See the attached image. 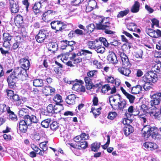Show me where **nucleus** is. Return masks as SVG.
Wrapping results in <instances>:
<instances>
[{
    "instance_id": "a878e982",
    "label": "nucleus",
    "mask_w": 161,
    "mask_h": 161,
    "mask_svg": "<svg viewBox=\"0 0 161 161\" xmlns=\"http://www.w3.org/2000/svg\"><path fill=\"white\" fill-rule=\"evenodd\" d=\"M76 97L74 94H71L67 97L65 99L66 103L69 105L75 104Z\"/></svg>"
},
{
    "instance_id": "412c9836",
    "label": "nucleus",
    "mask_w": 161,
    "mask_h": 161,
    "mask_svg": "<svg viewBox=\"0 0 161 161\" xmlns=\"http://www.w3.org/2000/svg\"><path fill=\"white\" fill-rule=\"evenodd\" d=\"M120 89L123 93L129 99L130 103H133L136 98L135 97L127 92L123 87H120Z\"/></svg>"
},
{
    "instance_id": "3c124183",
    "label": "nucleus",
    "mask_w": 161,
    "mask_h": 161,
    "mask_svg": "<svg viewBox=\"0 0 161 161\" xmlns=\"http://www.w3.org/2000/svg\"><path fill=\"white\" fill-rule=\"evenodd\" d=\"M50 127L51 130L55 131L58 129L59 124L57 121H54L50 124Z\"/></svg>"
},
{
    "instance_id": "2eb2a0df",
    "label": "nucleus",
    "mask_w": 161,
    "mask_h": 161,
    "mask_svg": "<svg viewBox=\"0 0 161 161\" xmlns=\"http://www.w3.org/2000/svg\"><path fill=\"white\" fill-rule=\"evenodd\" d=\"M126 102L125 100L120 101L118 103V105L114 104L112 105L110 104L112 108L115 110H117L123 111L124 108L126 107Z\"/></svg>"
},
{
    "instance_id": "c756f323",
    "label": "nucleus",
    "mask_w": 161,
    "mask_h": 161,
    "mask_svg": "<svg viewBox=\"0 0 161 161\" xmlns=\"http://www.w3.org/2000/svg\"><path fill=\"white\" fill-rule=\"evenodd\" d=\"M82 60V58L76 56L75 53H73L70 57V60L72 61L74 64L80 63Z\"/></svg>"
},
{
    "instance_id": "09e8293b",
    "label": "nucleus",
    "mask_w": 161,
    "mask_h": 161,
    "mask_svg": "<svg viewBox=\"0 0 161 161\" xmlns=\"http://www.w3.org/2000/svg\"><path fill=\"white\" fill-rule=\"evenodd\" d=\"M129 12V10L128 9H126L123 11L119 12L117 15L118 18H123L126 16Z\"/></svg>"
},
{
    "instance_id": "2f4dec72",
    "label": "nucleus",
    "mask_w": 161,
    "mask_h": 161,
    "mask_svg": "<svg viewBox=\"0 0 161 161\" xmlns=\"http://www.w3.org/2000/svg\"><path fill=\"white\" fill-rule=\"evenodd\" d=\"M75 82L73 84V86L72 87V89L73 90L77 91V90H76V89H78L80 86L81 84H84V82L82 80H80L78 81L77 79H76Z\"/></svg>"
},
{
    "instance_id": "a18cd8bd",
    "label": "nucleus",
    "mask_w": 161,
    "mask_h": 161,
    "mask_svg": "<svg viewBox=\"0 0 161 161\" xmlns=\"http://www.w3.org/2000/svg\"><path fill=\"white\" fill-rule=\"evenodd\" d=\"M53 100L56 103V104H59L63 102L62 97L59 94H56L53 97Z\"/></svg>"
},
{
    "instance_id": "473e14b6",
    "label": "nucleus",
    "mask_w": 161,
    "mask_h": 161,
    "mask_svg": "<svg viewBox=\"0 0 161 161\" xmlns=\"http://www.w3.org/2000/svg\"><path fill=\"white\" fill-rule=\"evenodd\" d=\"M126 27L130 31L136 32L137 28V25L134 23H129L126 25Z\"/></svg>"
},
{
    "instance_id": "69168bd1",
    "label": "nucleus",
    "mask_w": 161,
    "mask_h": 161,
    "mask_svg": "<svg viewBox=\"0 0 161 161\" xmlns=\"http://www.w3.org/2000/svg\"><path fill=\"white\" fill-rule=\"evenodd\" d=\"M87 28V33H91L94 30V27L93 25L92 24H89L86 26Z\"/></svg>"
},
{
    "instance_id": "680f3d73",
    "label": "nucleus",
    "mask_w": 161,
    "mask_h": 161,
    "mask_svg": "<svg viewBox=\"0 0 161 161\" xmlns=\"http://www.w3.org/2000/svg\"><path fill=\"white\" fill-rule=\"evenodd\" d=\"M47 112L49 113H54V106L52 104H49L47 107Z\"/></svg>"
},
{
    "instance_id": "13d9d810",
    "label": "nucleus",
    "mask_w": 161,
    "mask_h": 161,
    "mask_svg": "<svg viewBox=\"0 0 161 161\" xmlns=\"http://www.w3.org/2000/svg\"><path fill=\"white\" fill-rule=\"evenodd\" d=\"M96 51L97 53H103L105 50V48L104 47L102 46L101 44H99L98 46V47L96 49Z\"/></svg>"
},
{
    "instance_id": "f8f14e48",
    "label": "nucleus",
    "mask_w": 161,
    "mask_h": 161,
    "mask_svg": "<svg viewBox=\"0 0 161 161\" xmlns=\"http://www.w3.org/2000/svg\"><path fill=\"white\" fill-rule=\"evenodd\" d=\"M150 116H154L155 119H158L161 116V106L160 107H154L148 113Z\"/></svg>"
},
{
    "instance_id": "de8ad7c7",
    "label": "nucleus",
    "mask_w": 161,
    "mask_h": 161,
    "mask_svg": "<svg viewBox=\"0 0 161 161\" xmlns=\"http://www.w3.org/2000/svg\"><path fill=\"white\" fill-rule=\"evenodd\" d=\"M9 108H10V107L8 106H7L6 105L4 104H0V113L1 114H3L6 111L7 113L8 112V110Z\"/></svg>"
},
{
    "instance_id": "b1692460",
    "label": "nucleus",
    "mask_w": 161,
    "mask_h": 161,
    "mask_svg": "<svg viewBox=\"0 0 161 161\" xmlns=\"http://www.w3.org/2000/svg\"><path fill=\"white\" fill-rule=\"evenodd\" d=\"M48 50L49 51L55 53L58 48V45L56 42H52L48 44Z\"/></svg>"
},
{
    "instance_id": "f257e3e1",
    "label": "nucleus",
    "mask_w": 161,
    "mask_h": 161,
    "mask_svg": "<svg viewBox=\"0 0 161 161\" xmlns=\"http://www.w3.org/2000/svg\"><path fill=\"white\" fill-rule=\"evenodd\" d=\"M26 74L25 70L17 67L15 68L13 71L8 76L7 81L8 87L11 89H15L16 88V81L18 80L22 81L27 79Z\"/></svg>"
},
{
    "instance_id": "0eeeda50",
    "label": "nucleus",
    "mask_w": 161,
    "mask_h": 161,
    "mask_svg": "<svg viewBox=\"0 0 161 161\" xmlns=\"http://www.w3.org/2000/svg\"><path fill=\"white\" fill-rule=\"evenodd\" d=\"M61 49L62 50H66L67 51L71 52L75 47L76 42L73 41H68L64 40L61 41Z\"/></svg>"
},
{
    "instance_id": "4468645a",
    "label": "nucleus",
    "mask_w": 161,
    "mask_h": 161,
    "mask_svg": "<svg viewBox=\"0 0 161 161\" xmlns=\"http://www.w3.org/2000/svg\"><path fill=\"white\" fill-rule=\"evenodd\" d=\"M46 31L44 29H41L35 36L36 41L38 43H42L46 38Z\"/></svg>"
},
{
    "instance_id": "423d86ee",
    "label": "nucleus",
    "mask_w": 161,
    "mask_h": 161,
    "mask_svg": "<svg viewBox=\"0 0 161 161\" xmlns=\"http://www.w3.org/2000/svg\"><path fill=\"white\" fill-rule=\"evenodd\" d=\"M6 92L8 98L17 106H19L22 104L21 98L17 93L12 90L6 89Z\"/></svg>"
},
{
    "instance_id": "dca6fc26",
    "label": "nucleus",
    "mask_w": 161,
    "mask_h": 161,
    "mask_svg": "<svg viewBox=\"0 0 161 161\" xmlns=\"http://www.w3.org/2000/svg\"><path fill=\"white\" fill-rule=\"evenodd\" d=\"M55 89L54 88L49 86H45L42 89V92L46 96H53L55 92Z\"/></svg>"
},
{
    "instance_id": "774afa93",
    "label": "nucleus",
    "mask_w": 161,
    "mask_h": 161,
    "mask_svg": "<svg viewBox=\"0 0 161 161\" xmlns=\"http://www.w3.org/2000/svg\"><path fill=\"white\" fill-rule=\"evenodd\" d=\"M157 99L161 101V92H156L152 96Z\"/></svg>"
},
{
    "instance_id": "cd10ccee",
    "label": "nucleus",
    "mask_w": 161,
    "mask_h": 161,
    "mask_svg": "<svg viewBox=\"0 0 161 161\" xmlns=\"http://www.w3.org/2000/svg\"><path fill=\"white\" fill-rule=\"evenodd\" d=\"M84 34L83 31L77 29L75 31H71L68 34L69 37L73 38L76 35H82Z\"/></svg>"
},
{
    "instance_id": "79ce46f5",
    "label": "nucleus",
    "mask_w": 161,
    "mask_h": 161,
    "mask_svg": "<svg viewBox=\"0 0 161 161\" xmlns=\"http://www.w3.org/2000/svg\"><path fill=\"white\" fill-rule=\"evenodd\" d=\"M140 3L138 1H136L131 9V12L133 13L138 12L139 10Z\"/></svg>"
},
{
    "instance_id": "603ef678",
    "label": "nucleus",
    "mask_w": 161,
    "mask_h": 161,
    "mask_svg": "<svg viewBox=\"0 0 161 161\" xmlns=\"http://www.w3.org/2000/svg\"><path fill=\"white\" fill-rule=\"evenodd\" d=\"M88 143L86 141H80L79 144L78 145V147H80L78 149H85L88 147Z\"/></svg>"
},
{
    "instance_id": "ea45409f",
    "label": "nucleus",
    "mask_w": 161,
    "mask_h": 161,
    "mask_svg": "<svg viewBox=\"0 0 161 161\" xmlns=\"http://www.w3.org/2000/svg\"><path fill=\"white\" fill-rule=\"evenodd\" d=\"M33 85L36 87H42L44 85L43 80L40 79H34L33 81Z\"/></svg>"
},
{
    "instance_id": "f704fd0d",
    "label": "nucleus",
    "mask_w": 161,
    "mask_h": 161,
    "mask_svg": "<svg viewBox=\"0 0 161 161\" xmlns=\"http://www.w3.org/2000/svg\"><path fill=\"white\" fill-rule=\"evenodd\" d=\"M14 22L16 24L19 25H21L23 23V19L22 16L20 14H18L14 18Z\"/></svg>"
},
{
    "instance_id": "4c0bfd02",
    "label": "nucleus",
    "mask_w": 161,
    "mask_h": 161,
    "mask_svg": "<svg viewBox=\"0 0 161 161\" xmlns=\"http://www.w3.org/2000/svg\"><path fill=\"white\" fill-rule=\"evenodd\" d=\"M145 31L148 35L151 37L156 38V30L148 28L146 29Z\"/></svg>"
},
{
    "instance_id": "5fc2aeb1",
    "label": "nucleus",
    "mask_w": 161,
    "mask_h": 161,
    "mask_svg": "<svg viewBox=\"0 0 161 161\" xmlns=\"http://www.w3.org/2000/svg\"><path fill=\"white\" fill-rule=\"evenodd\" d=\"M101 42V45H102V43L104 46L106 47H108L109 46V43H108L106 39L103 37H100L98 40Z\"/></svg>"
},
{
    "instance_id": "aec40b11",
    "label": "nucleus",
    "mask_w": 161,
    "mask_h": 161,
    "mask_svg": "<svg viewBox=\"0 0 161 161\" xmlns=\"http://www.w3.org/2000/svg\"><path fill=\"white\" fill-rule=\"evenodd\" d=\"M48 142H41L39 144V146L41 148V150L39 152V155L40 156H43L45 152L47 150V144Z\"/></svg>"
},
{
    "instance_id": "6ab92c4d",
    "label": "nucleus",
    "mask_w": 161,
    "mask_h": 161,
    "mask_svg": "<svg viewBox=\"0 0 161 161\" xmlns=\"http://www.w3.org/2000/svg\"><path fill=\"white\" fill-rule=\"evenodd\" d=\"M100 44L101 42L98 39H96L93 41H90L87 42L88 47L91 49H96Z\"/></svg>"
},
{
    "instance_id": "e433bc0d",
    "label": "nucleus",
    "mask_w": 161,
    "mask_h": 161,
    "mask_svg": "<svg viewBox=\"0 0 161 161\" xmlns=\"http://www.w3.org/2000/svg\"><path fill=\"white\" fill-rule=\"evenodd\" d=\"M142 86L140 85H137L133 86L131 88V93L133 94H137L139 93L142 90Z\"/></svg>"
},
{
    "instance_id": "72a5a7b5",
    "label": "nucleus",
    "mask_w": 161,
    "mask_h": 161,
    "mask_svg": "<svg viewBox=\"0 0 161 161\" xmlns=\"http://www.w3.org/2000/svg\"><path fill=\"white\" fill-rule=\"evenodd\" d=\"M84 80L86 84V86L87 90H90L92 89V82L90 77H85L84 78Z\"/></svg>"
},
{
    "instance_id": "37998d69",
    "label": "nucleus",
    "mask_w": 161,
    "mask_h": 161,
    "mask_svg": "<svg viewBox=\"0 0 161 161\" xmlns=\"http://www.w3.org/2000/svg\"><path fill=\"white\" fill-rule=\"evenodd\" d=\"M56 104L54 106V113L57 114L60 113L63 110L64 107L63 104L60 103Z\"/></svg>"
},
{
    "instance_id": "f3484780",
    "label": "nucleus",
    "mask_w": 161,
    "mask_h": 161,
    "mask_svg": "<svg viewBox=\"0 0 161 161\" xmlns=\"http://www.w3.org/2000/svg\"><path fill=\"white\" fill-rule=\"evenodd\" d=\"M122 65L127 67L130 68L131 65V64L130 62L128 56L124 53H122L120 54Z\"/></svg>"
},
{
    "instance_id": "393cba45",
    "label": "nucleus",
    "mask_w": 161,
    "mask_h": 161,
    "mask_svg": "<svg viewBox=\"0 0 161 161\" xmlns=\"http://www.w3.org/2000/svg\"><path fill=\"white\" fill-rule=\"evenodd\" d=\"M9 9L12 13H18L19 10V7L18 3H14L12 2L9 5Z\"/></svg>"
},
{
    "instance_id": "9d476101",
    "label": "nucleus",
    "mask_w": 161,
    "mask_h": 161,
    "mask_svg": "<svg viewBox=\"0 0 161 161\" xmlns=\"http://www.w3.org/2000/svg\"><path fill=\"white\" fill-rule=\"evenodd\" d=\"M101 92L104 94L110 95L115 93L117 89L115 86L111 87L109 84H106L102 86L101 89Z\"/></svg>"
},
{
    "instance_id": "e2e57ef3",
    "label": "nucleus",
    "mask_w": 161,
    "mask_h": 161,
    "mask_svg": "<svg viewBox=\"0 0 161 161\" xmlns=\"http://www.w3.org/2000/svg\"><path fill=\"white\" fill-rule=\"evenodd\" d=\"M87 3V5H90L91 7H92L95 8L97 6V3L94 0H88Z\"/></svg>"
},
{
    "instance_id": "c85d7f7f",
    "label": "nucleus",
    "mask_w": 161,
    "mask_h": 161,
    "mask_svg": "<svg viewBox=\"0 0 161 161\" xmlns=\"http://www.w3.org/2000/svg\"><path fill=\"white\" fill-rule=\"evenodd\" d=\"M144 147L147 149L149 148L150 150H155L158 148V145L154 143L147 142L143 144Z\"/></svg>"
},
{
    "instance_id": "20e7f679",
    "label": "nucleus",
    "mask_w": 161,
    "mask_h": 161,
    "mask_svg": "<svg viewBox=\"0 0 161 161\" xmlns=\"http://www.w3.org/2000/svg\"><path fill=\"white\" fill-rule=\"evenodd\" d=\"M152 127L149 125H146L144 126L142 130V136L144 138L147 139L150 136L154 139H155L158 136H160V134L155 132L153 130Z\"/></svg>"
},
{
    "instance_id": "39448f33",
    "label": "nucleus",
    "mask_w": 161,
    "mask_h": 161,
    "mask_svg": "<svg viewBox=\"0 0 161 161\" xmlns=\"http://www.w3.org/2000/svg\"><path fill=\"white\" fill-rule=\"evenodd\" d=\"M38 119H23L19 122V130L22 133H25L27 131L28 126H30L32 123H37Z\"/></svg>"
},
{
    "instance_id": "7ed1b4c3",
    "label": "nucleus",
    "mask_w": 161,
    "mask_h": 161,
    "mask_svg": "<svg viewBox=\"0 0 161 161\" xmlns=\"http://www.w3.org/2000/svg\"><path fill=\"white\" fill-rule=\"evenodd\" d=\"M158 80V75L152 71H150L145 74L142 77V81L144 82L142 86L146 91L150 89L152 87L150 85L152 82H156Z\"/></svg>"
},
{
    "instance_id": "f03ea898",
    "label": "nucleus",
    "mask_w": 161,
    "mask_h": 161,
    "mask_svg": "<svg viewBox=\"0 0 161 161\" xmlns=\"http://www.w3.org/2000/svg\"><path fill=\"white\" fill-rule=\"evenodd\" d=\"M97 23H95V28L97 30H104V33L107 34L112 35L115 31L109 30L111 28L110 18L103 16H98Z\"/></svg>"
},
{
    "instance_id": "0e129e2a",
    "label": "nucleus",
    "mask_w": 161,
    "mask_h": 161,
    "mask_svg": "<svg viewBox=\"0 0 161 161\" xmlns=\"http://www.w3.org/2000/svg\"><path fill=\"white\" fill-rule=\"evenodd\" d=\"M97 72V71L96 70H93L89 71L87 72V75L88 77L91 78L94 76L95 75H96Z\"/></svg>"
},
{
    "instance_id": "6e6d98bb",
    "label": "nucleus",
    "mask_w": 161,
    "mask_h": 161,
    "mask_svg": "<svg viewBox=\"0 0 161 161\" xmlns=\"http://www.w3.org/2000/svg\"><path fill=\"white\" fill-rule=\"evenodd\" d=\"M13 36L9 33H4L3 34V39L5 41H11Z\"/></svg>"
},
{
    "instance_id": "338daca9",
    "label": "nucleus",
    "mask_w": 161,
    "mask_h": 161,
    "mask_svg": "<svg viewBox=\"0 0 161 161\" xmlns=\"http://www.w3.org/2000/svg\"><path fill=\"white\" fill-rule=\"evenodd\" d=\"M93 64L96 66L97 69H100L102 68L101 64L98 62L97 60H94L93 62Z\"/></svg>"
},
{
    "instance_id": "8fccbe9b",
    "label": "nucleus",
    "mask_w": 161,
    "mask_h": 161,
    "mask_svg": "<svg viewBox=\"0 0 161 161\" xmlns=\"http://www.w3.org/2000/svg\"><path fill=\"white\" fill-rule=\"evenodd\" d=\"M51 121V119H47L43 120L41 123L42 126L45 128H47Z\"/></svg>"
},
{
    "instance_id": "58836bf2",
    "label": "nucleus",
    "mask_w": 161,
    "mask_h": 161,
    "mask_svg": "<svg viewBox=\"0 0 161 161\" xmlns=\"http://www.w3.org/2000/svg\"><path fill=\"white\" fill-rule=\"evenodd\" d=\"M100 142H94L91 145V149L92 151L97 152L98 151L100 147Z\"/></svg>"
},
{
    "instance_id": "4d7b16f0",
    "label": "nucleus",
    "mask_w": 161,
    "mask_h": 161,
    "mask_svg": "<svg viewBox=\"0 0 161 161\" xmlns=\"http://www.w3.org/2000/svg\"><path fill=\"white\" fill-rule=\"evenodd\" d=\"M153 69L156 72H159L161 69V62L155 64L154 67H153Z\"/></svg>"
},
{
    "instance_id": "bb28decb",
    "label": "nucleus",
    "mask_w": 161,
    "mask_h": 161,
    "mask_svg": "<svg viewBox=\"0 0 161 161\" xmlns=\"http://www.w3.org/2000/svg\"><path fill=\"white\" fill-rule=\"evenodd\" d=\"M123 131L125 135L127 136L133 132L134 128L130 125H125L123 128Z\"/></svg>"
},
{
    "instance_id": "a211bd4d",
    "label": "nucleus",
    "mask_w": 161,
    "mask_h": 161,
    "mask_svg": "<svg viewBox=\"0 0 161 161\" xmlns=\"http://www.w3.org/2000/svg\"><path fill=\"white\" fill-rule=\"evenodd\" d=\"M105 79L108 83L111 84L114 83L115 85H114L113 86H115L116 88L118 87L120 84L119 80L117 78L114 79L112 76H108L105 77Z\"/></svg>"
},
{
    "instance_id": "5701e85b",
    "label": "nucleus",
    "mask_w": 161,
    "mask_h": 161,
    "mask_svg": "<svg viewBox=\"0 0 161 161\" xmlns=\"http://www.w3.org/2000/svg\"><path fill=\"white\" fill-rule=\"evenodd\" d=\"M107 59L109 62L114 64H116L118 62L116 55L113 51L109 52V54L107 56Z\"/></svg>"
},
{
    "instance_id": "6e6552de",
    "label": "nucleus",
    "mask_w": 161,
    "mask_h": 161,
    "mask_svg": "<svg viewBox=\"0 0 161 161\" xmlns=\"http://www.w3.org/2000/svg\"><path fill=\"white\" fill-rule=\"evenodd\" d=\"M51 28L55 30V32L58 31H63L65 29L67 25L60 20H54L50 23Z\"/></svg>"
},
{
    "instance_id": "49530a36",
    "label": "nucleus",
    "mask_w": 161,
    "mask_h": 161,
    "mask_svg": "<svg viewBox=\"0 0 161 161\" xmlns=\"http://www.w3.org/2000/svg\"><path fill=\"white\" fill-rule=\"evenodd\" d=\"M102 109V108L100 107L97 108L95 109L94 108H92L90 112H92L94 117L96 118L97 116L101 114V110Z\"/></svg>"
},
{
    "instance_id": "052dcab7",
    "label": "nucleus",
    "mask_w": 161,
    "mask_h": 161,
    "mask_svg": "<svg viewBox=\"0 0 161 161\" xmlns=\"http://www.w3.org/2000/svg\"><path fill=\"white\" fill-rule=\"evenodd\" d=\"M4 42L3 45V46L7 48H10L11 44L13 43V42L11 41H5L3 40Z\"/></svg>"
},
{
    "instance_id": "1a4fd4ad",
    "label": "nucleus",
    "mask_w": 161,
    "mask_h": 161,
    "mask_svg": "<svg viewBox=\"0 0 161 161\" xmlns=\"http://www.w3.org/2000/svg\"><path fill=\"white\" fill-rule=\"evenodd\" d=\"M29 110L27 108H22L19 111V115L23 117V119H38L34 115H29Z\"/></svg>"
},
{
    "instance_id": "9b49d317",
    "label": "nucleus",
    "mask_w": 161,
    "mask_h": 161,
    "mask_svg": "<svg viewBox=\"0 0 161 161\" xmlns=\"http://www.w3.org/2000/svg\"><path fill=\"white\" fill-rule=\"evenodd\" d=\"M19 62L21 66L20 67L23 69L26 72V77H28V74L27 73V70H28L30 66V63L29 61L25 58L20 59Z\"/></svg>"
},
{
    "instance_id": "864d4df0",
    "label": "nucleus",
    "mask_w": 161,
    "mask_h": 161,
    "mask_svg": "<svg viewBox=\"0 0 161 161\" xmlns=\"http://www.w3.org/2000/svg\"><path fill=\"white\" fill-rule=\"evenodd\" d=\"M117 114L115 112H110L109 113L107 118L108 119L114 120L117 116Z\"/></svg>"
},
{
    "instance_id": "a19ab883",
    "label": "nucleus",
    "mask_w": 161,
    "mask_h": 161,
    "mask_svg": "<svg viewBox=\"0 0 161 161\" xmlns=\"http://www.w3.org/2000/svg\"><path fill=\"white\" fill-rule=\"evenodd\" d=\"M7 113L9 114V120L14 121L18 120L17 115L15 114L14 112L11 110L10 108H9Z\"/></svg>"
},
{
    "instance_id": "7c9ffc66",
    "label": "nucleus",
    "mask_w": 161,
    "mask_h": 161,
    "mask_svg": "<svg viewBox=\"0 0 161 161\" xmlns=\"http://www.w3.org/2000/svg\"><path fill=\"white\" fill-rule=\"evenodd\" d=\"M152 100L150 101V105L152 107H160L161 105H160L161 101L152 96Z\"/></svg>"
},
{
    "instance_id": "bf43d9fd",
    "label": "nucleus",
    "mask_w": 161,
    "mask_h": 161,
    "mask_svg": "<svg viewBox=\"0 0 161 161\" xmlns=\"http://www.w3.org/2000/svg\"><path fill=\"white\" fill-rule=\"evenodd\" d=\"M84 0H73L71 2V4L72 6H77L81 4Z\"/></svg>"
},
{
    "instance_id": "ddd939ff",
    "label": "nucleus",
    "mask_w": 161,
    "mask_h": 161,
    "mask_svg": "<svg viewBox=\"0 0 161 161\" xmlns=\"http://www.w3.org/2000/svg\"><path fill=\"white\" fill-rule=\"evenodd\" d=\"M55 11L48 10L44 12L42 15V20L44 22H48L53 15L56 14Z\"/></svg>"
},
{
    "instance_id": "c9c22d12",
    "label": "nucleus",
    "mask_w": 161,
    "mask_h": 161,
    "mask_svg": "<svg viewBox=\"0 0 161 161\" xmlns=\"http://www.w3.org/2000/svg\"><path fill=\"white\" fill-rule=\"evenodd\" d=\"M42 0H41L40 2H36L32 8L34 12L36 13V14L39 12L40 9L42 6Z\"/></svg>"
},
{
    "instance_id": "c03bdc74",
    "label": "nucleus",
    "mask_w": 161,
    "mask_h": 161,
    "mask_svg": "<svg viewBox=\"0 0 161 161\" xmlns=\"http://www.w3.org/2000/svg\"><path fill=\"white\" fill-rule=\"evenodd\" d=\"M110 45L114 46V48L115 47L116 48H117L121 46V42H120L119 40L114 39L112 41L110 42Z\"/></svg>"
},
{
    "instance_id": "4be33fe9",
    "label": "nucleus",
    "mask_w": 161,
    "mask_h": 161,
    "mask_svg": "<svg viewBox=\"0 0 161 161\" xmlns=\"http://www.w3.org/2000/svg\"><path fill=\"white\" fill-rule=\"evenodd\" d=\"M118 70L119 72L122 75H124L126 76H129V75L130 74L131 71L129 69V68L126 67H118Z\"/></svg>"
}]
</instances>
